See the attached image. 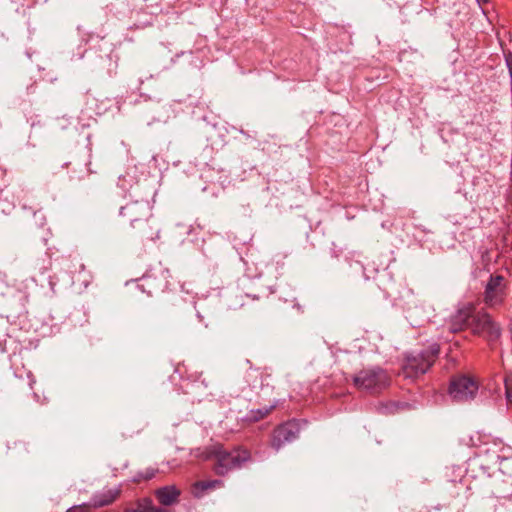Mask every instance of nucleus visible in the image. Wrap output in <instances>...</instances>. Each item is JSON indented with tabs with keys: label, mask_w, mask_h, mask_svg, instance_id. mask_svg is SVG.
<instances>
[{
	"label": "nucleus",
	"mask_w": 512,
	"mask_h": 512,
	"mask_svg": "<svg viewBox=\"0 0 512 512\" xmlns=\"http://www.w3.org/2000/svg\"><path fill=\"white\" fill-rule=\"evenodd\" d=\"M205 459L215 460L214 472L217 475L224 476L230 470L239 468L248 462L251 459V453L242 447L226 451L222 445L215 444L207 449Z\"/></svg>",
	"instance_id": "f257e3e1"
},
{
	"label": "nucleus",
	"mask_w": 512,
	"mask_h": 512,
	"mask_svg": "<svg viewBox=\"0 0 512 512\" xmlns=\"http://www.w3.org/2000/svg\"><path fill=\"white\" fill-rule=\"evenodd\" d=\"M439 352V345L434 343L420 353L406 355L402 363V375L405 378L415 379L425 374L436 361Z\"/></svg>",
	"instance_id": "f03ea898"
},
{
	"label": "nucleus",
	"mask_w": 512,
	"mask_h": 512,
	"mask_svg": "<svg viewBox=\"0 0 512 512\" xmlns=\"http://www.w3.org/2000/svg\"><path fill=\"white\" fill-rule=\"evenodd\" d=\"M353 383L360 390L376 392L389 385L390 377L387 372L380 367L366 368L360 370L354 376Z\"/></svg>",
	"instance_id": "7ed1b4c3"
},
{
	"label": "nucleus",
	"mask_w": 512,
	"mask_h": 512,
	"mask_svg": "<svg viewBox=\"0 0 512 512\" xmlns=\"http://www.w3.org/2000/svg\"><path fill=\"white\" fill-rule=\"evenodd\" d=\"M470 330L474 335L483 336L489 341L498 339L501 334V329L498 324L484 311H475L470 324Z\"/></svg>",
	"instance_id": "20e7f679"
},
{
	"label": "nucleus",
	"mask_w": 512,
	"mask_h": 512,
	"mask_svg": "<svg viewBox=\"0 0 512 512\" xmlns=\"http://www.w3.org/2000/svg\"><path fill=\"white\" fill-rule=\"evenodd\" d=\"M120 215L130 223L132 228H137L151 217V206L148 201H131L121 207Z\"/></svg>",
	"instance_id": "39448f33"
},
{
	"label": "nucleus",
	"mask_w": 512,
	"mask_h": 512,
	"mask_svg": "<svg viewBox=\"0 0 512 512\" xmlns=\"http://www.w3.org/2000/svg\"><path fill=\"white\" fill-rule=\"evenodd\" d=\"M478 384L467 376H459L452 379L449 387L450 396L456 401H467L475 397Z\"/></svg>",
	"instance_id": "423d86ee"
},
{
	"label": "nucleus",
	"mask_w": 512,
	"mask_h": 512,
	"mask_svg": "<svg viewBox=\"0 0 512 512\" xmlns=\"http://www.w3.org/2000/svg\"><path fill=\"white\" fill-rule=\"evenodd\" d=\"M299 431V426L295 421H288L277 426L271 435V447L278 451L286 443L295 440L299 435Z\"/></svg>",
	"instance_id": "0eeeda50"
},
{
	"label": "nucleus",
	"mask_w": 512,
	"mask_h": 512,
	"mask_svg": "<svg viewBox=\"0 0 512 512\" xmlns=\"http://www.w3.org/2000/svg\"><path fill=\"white\" fill-rule=\"evenodd\" d=\"M475 314V307L473 304H465L460 307L449 320V329L451 332L456 333L465 329H470L471 321Z\"/></svg>",
	"instance_id": "6e6552de"
},
{
	"label": "nucleus",
	"mask_w": 512,
	"mask_h": 512,
	"mask_svg": "<svg viewBox=\"0 0 512 512\" xmlns=\"http://www.w3.org/2000/svg\"><path fill=\"white\" fill-rule=\"evenodd\" d=\"M169 271L159 267L154 270L147 272L142 278V288L148 289V293L151 294L152 290H165L168 287Z\"/></svg>",
	"instance_id": "1a4fd4ad"
},
{
	"label": "nucleus",
	"mask_w": 512,
	"mask_h": 512,
	"mask_svg": "<svg viewBox=\"0 0 512 512\" xmlns=\"http://www.w3.org/2000/svg\"><path fill=\"white\" fill-rule=\"evenodd\" d=\"M503 282L504 278L502 276H491L486 285L484 298V301L488 306L494 307L503 302L505 296Z\"/></svg>",
	"instance_id": "9d476101"
},
{
	"label": "nucleus",
	"mask_w": 512,
	"mask_h": 512,
	"mask_svg": "<svg viewBox=\"0 0 512 512\" xmlns=\"http://www.w3.org/2000/svg\"><path fill=\"white\" fill-rule=\"evenodd\" d=\"M154 494L161 505L170 506L179 501L181 491L175 485H169L158 488Z\"/></svg>",
	"instance_id": "9b49d317"
},
{
	"label": "nucleus",
	"mask_w": 512,
	"mask_h": 512,
	"mask_svg": "<svg viewBox=\"0 0 512 512\" xmlns=\"http://www.w3.org/2000/svg\"><path fill=\"white\" fill-rule=\"evenodd\" d=\"M121 493L120 488H110L103 490L93 496L89 504L92 508H100L112 504Z\"/></svg>",
	"instance_id": "f8f14e48"
},
{
	"label": "nucleus",
	"mask_w": 512,
	"mask_h": 512,
	"mask_svg": "<svg viewBox=\"0 0 512 512\" xmlns=\"http://www.w3.org/2000/svg\"><path fill=\"white\" fill-rule=\"evenodd\" d=\"M223 486L224 482L219 479L197 481L192 485V494L197 498H201L206 492L222 488Z\"/></svg>",
	"instance_id": "ddd939ff"
},
{
	"label": "nucleus",
	"mask_w": 512,
	"mask_h": 512,
	"mask_svg": "<svg viewBox=\"0 0 512 512\" xmlns=\"http://www.w3.org/2000/svg\"><path fill=\"white\" fill-rule=\"evenodd\" d=\"M270 377V374L259 369H252L247 374V380L253 388H262L264 385H269L268 379Z\"/></svg>",
	"instance_id": "4468645a"
},
{
	"label": "nucleus",
	"mask_w": 512,
	"mask_h": 512,
	"mask_svg": "<svg viewBox=\"0 0 512 512\" xmlns=\"http://www.w3.org/2000/svg\"><path fill=\"white\" fill-rule=\"evenodd\" d=\"M274 408H275V405H272L268 408L251 410L248 415V419L253 422L260 421V420L264 419L266 416H268Z\"/></svg>",
	"instance_id": "2eb2a0df"
},
{
	"label": "nucleus",
	"mask_w": 512,
	"mask_h": 512,
	"mask_svg": "<svg viewBox=\"0 0 512 512\" xmlns=\"http://www.w3.org/2000/svg\"><path fill=\"white\" fill-rule=\"evenodd\" d=\"M146 504L144 503V498L142 499H139L137 502H136V506L135 507H131V508H126L124 510V512H145L146 510Z\"/></svg>",
	"instance_id": "dca6fc26"
},
{
	"label": "nucleus",
	"mask_w": 512,
	"mask_h": 512,
	"mask_svg": "<svg viewBox=\"0 0 512 512\" xmlns=\"http://www.w3.org/2000/svg\"><path fill=\"white\" fill-rule=\"evenodd\" d=\"M144 503L147 506L145 512H167L163 508L156 507L150 498H144Z\"/></svg>",
	"instance_id": "f3484780"
},
{
	"label": "nucleus",
	"mask_w": 512,
	"mask_h": 512,
	"mask_svg": "<svg viewBox=\"0 0 512 512\" xmlns=\"http://www.w3.org/2000/svg\"><path fill=\"white\" fill-rule=\"evenodd\" d=\"M155 475L154 471H146L144 474H140L138 478H136L134 481L135 482H139L141 480H149L151 478H153Z\"/></svg>",
	"instance_id": "a211bd4d"
},
{
	"label": "nucleus",
	"mask_w": 512,
	"mask_h": 512,
	"mask_svg": "<svg viewBox=\"0 0 512 512\" xmlns=\"http://www.w3.org/2000/svg\"><path fill=\"white\" fill-rule=\"evenodd\" d=\"M89 505H79L68 509L66 512H89Z\"/></svg>",
	"instance_id": "6ab92c4d"
},
{
	"label": "nucleus",
	"mask_w": 512,
	"mask_h": 512,
	"mask_svg": "<svg viewBox=\"0 0 512 512\" xmlns=\"http://www.w3.org/2000/svg\"><path fill=\"white\" fill-rule=\"evenodd\" d=\"M505 387H506L507 395L509 397H512V379H511V376H506L505 377Z\"/></svg>",
	"instance_id": "aec40b11"
},
{
	"label": "nucleus",
	"mask_w": 512,
	"mask_h": 512,
	"mask_svg": "<svg viewBox=\"0 0 512 512\" xmlns=\"http://www.w3.org/2000/svg\"><path fill=\"white\" fill-rule=\"evenodd\" d=\"M489 0H477L479 4H485L488 3Z\"/></svg>",
	"instance_id": "412c9836"
}]
</instances>
